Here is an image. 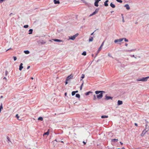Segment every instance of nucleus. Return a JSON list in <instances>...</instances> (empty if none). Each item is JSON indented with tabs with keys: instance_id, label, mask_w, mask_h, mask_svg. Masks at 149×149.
Returning a JSON list of instances; mask_svg holds the SVG:
<instances>
[{
	"instance_id": "obj_41",
	"label": "nucleus",
	"mask_w": 149,
	"mask_h": 149,
	"mask_svg": "<svg viewBox=\"0 0 149 149\" xmlns=\"http://www.w3.org/2000/svg\"><path fill=\"white\" fill-rule=\"evenodd\" d=\"M8 72L7 70H6V72H5V75L7 76L8 74Z\"/></svg>"
},
{
	"instance_id": "obj_62",
	"label": "nucleus",
	"mask_w": 149,
	"mask_h": 149,
	"mask_svg": "<svg viewBox=\"0 0 149 149\" xmlns=\"http://www.w3.org/2000/svg\"><path fill=\"white\" fill-rule=\"evenodd\" d=\"M137 81H140V79H138L137 80Z\"/></svg>"
},
{
	"instance_id": "obj_5",
	"label": "nucleus",
	"mask_w": 149,
	"mask_h": 149,
	"mask_svg": "<svg viewBox=\"0 0 149 149\" xmlns=\"http://www.w3.org/2000/svg\"><path fill=\"white\" fill-rule=\"evenodd\" d=\"M101 0H95V1L94 3L95 6L96 7H98V3Z\"/></svg>"
},
{
	"instance_id": "obj_46",
	"label": "nucleus",
	"mask_w": 149,
	"mask_h": 149,
	"mask_svg": "<svg viewBox=\"0 0 149 149\" xmlns=\"http://www.w3.org/2000/svg\"><path fill=\"white\" fill-rule=\"evenodd\" d=\"M11 49H12L11 48H9V49H7V50H6V52H7V51H8V50H9Z\"/></svg>"
},
{
	"instance_id": "obj_9",
	"label": "nucleus",
	"mask_w": 149,
	"mask_h": 149,
	"mask_svg": "<svg viewBox=\"0 0 149 149\" xmlns=\"http://www.w3.org/2000/svg\"><path fill=\"white\" fill-rule=\"evenodd\" d=\"M105 99L106 100H109V99L112 100L113 97L110 96H108L106 95L105 96Z\"/></svg>"
},
{
	"instance_id": "obj_44",
	"label": "nucleus",
	"mask_w": 149,
	"mask_h": 149,
	"mask_svg": "<svg viewBox=\"0 0 149 149\" xmlns=\"http://www.w3.org/2000/svg\"><path fill=\"white\" fill-rule=\"evenodd\" d=\"M78 35H79L78 33H76V34H75V35H74V37L76 38V37H77L78 36Z\"/></svg>"
},
{
	"instance_id": "obj_47",
	"label": "nucleus",
	"mask_w": 149,
	"mask_h": 149,
	"mask_svg": "<svg viewBox=\"0 0 149 149\" xmlns=\"http://www.w3.org/2000/svg\"><path fill=\"white\" fill-rule=\"evenodd\" d=\"M83 143H84V145L86 144V142H84V141H83Z\"/></svg>"
},
{
	"instance_id": "obj_10",
	"label": "nucleus",
	"mask_w": 149,
	"mask_h": 149,
	"mask_svg": "<svg viewBox=\"0 0 149 149\" xmlns=\"http://www.w3.org/2000/svg\"><path fill=\"white\" fill-rule=\"evenodd\" d=\"M53 40L55 42H63L62 40H59V39H53Z\"/></svg>"
},
{
	"instance_id": "obj_28",
	"label": "nucleus",
	"mask_w": 149,
	"mask_h": 149,
	"mask_svg": "<svg viewBox=\"0 0 149 149\" xmlns=\"http://www.w3.org/2000/svg\"><path fill=\"white\" fill-rule=\"evenodd\" d=\"M81 54L83 55L86 56V51H84Z\"/></svg>"
},
{
	"instance_id": "obj_1",
	"label": "nucleus",
	"mask_w": 149,
	"mask_h": 149,
	"mask_svg": "<svg viewBox=\"0 0 149 149\" xmlns=\"http://www.w3.org/2000/svg\"><path fill=\"white\" fill-rule=\"evenodd\" d=\"M97 95V99H101L103 97V93H105V92L103 91H96L95 92Z\"/></svg>"
},
{
	"instance_id": "obj_63",
	"label": "nucleus",
	"mask_w": 149,
	"mask_h": 149,
	"mask_svg": "<svg viewBox=\"0 0 149 149\" xmlns=\"http://www.w3.org/2000/svg\"><path fill=\"white\" fill-rule=\"evenodd\" d=\"M113 11H111V13H112L113 12Z\"/></svg>"
},
{
	"instance_id": "obj_4",
	"label": "nucleus",
	"mask_w": 149,
	"mask_h": 149,
	"mask_svg": "<svg viewBox=\"0 0 149 149\" xmlns=\"http://www.w3.org/2000/svg\"><path fill=\"white\" fill-rule=\"evenodd\" d=\"M99 10V9L97 8H96L95 10V11L92 14H90L89 15L90 17L91 16L94 15H95L98 12V11Z\"/></svg>"
},
{
	"instance_id": "obj_45",
	"label": "nucleus",
	"mask_w": 149,
	"mask_h": 149,
	"mask_svg": "<svg viewBox=\"0 0 149 149\" xmlns=\"http://www.w3.org/2000/svg\"><path fill=\"white\" fill-rule=\"evenodd\" d=\"M5 0H0V3H2Z\"/></svg>"
},
{
	"instance_id": "obj_18",
	"label": "nucleus",
	"mask_w": 149,
	"mask_h": 149,
	"mask_svg": "<svg viewBox=\"0 0 149 149\" xmlns=\"http://www.w3.org/2000/svg\"><path fill=\"white\" fill-rule=\"evenodd\" d=\"M33 31V30L32 29H30L29 30V34H31L32 33V32Z\"/></svg>"
},
{
	"instance_id": "obj_27",
	"label": "nucleus",
	"mask_w": 149,
	"mask_h": 149,
	"mask_svg": "<svg viewBox=\"0 0 149 149\" xmlns=\"http://www.w3.org/2000/svg\"><path fill=\"white\" fill-rule=\"evenodd\" d=\"M92 93V92L91 91H88V92H86V93L85 95H88L90 93Z\"/></svg>"
},
{
	"instance_id": "obj_16",
	"label": "nucleus",
	"mask_w": 149,
	"mask_h": 149,
	"mask_svg": "<svg viewBox=\"0 0 149 149\" xmlns=\"http://www.w3.org/2000/svg\"><path fill=\"white\" fill-rule=\"evenodd\" d=\"M110 6L113 8H114L115 7V5L113 4L112 3H111L110 4Z\"/></svg>"
},
{
	"instance_id": "obj_53",
	"label": "nucleus",
	"mask_w": 149,
	"mask_h": 149,
	"mask_svg": "<svg viewBox=\"0 0 149 149\" xmlns=\"http://www.w3.org/2000/svg\"><path fill=\"white\" fill-rule=\"evenodd\" d=\"M94 33V32L91 34V35H93Z\"/></svg>"
},
{
	"instance_id": "obj_42",
	"label": "nucleus",
	"mask_w": 149,
	"mask_h": 149,
	"mask_svg": "<svg viewBox=\"0 0 149 149\" xmlns=\"http://www.w3.org/2000/svg\"><path fill=\"white\" fill-rule=\"evenodd\" d=\"M108 56L110 57H112V58H113V57L111 55V54L110 53L108 54Z\"/></svg>"
},
{
	"instance_id": "obj_54",
	"label": "nucleus",
	"mask_w": 149,
	"mask_h": 149,
	"mask_svg": "<svg viewBox=\"0 0 149 149\" xmlns=\"http://www.w3.org/2000/svg\"><path fill=\"white\" fill-rule=\"evenodd\" d=\"M74 92H75V93H77L78 92V91H74Z\"/></svg>"
},
{
	"instance_id": "obj_35",
	"label": "nucleus",
	"mask_w": 149,
	"mask_h": 149,
	"mask_svg": "<svg viewBox=\"0 0 149 149\" xmlns=\"http://www.w3.org/2000/svg\"><path fill=\"white\" fill-rule=\"evenodd\" d=\"M75 94V92L74 91H73L72 92V96H73Z\"/></svg>"
},
{
	"instance_id": "obj_25",
	"label": "nucleus",
	"mask_w": 149,
	"mask_h": 149,
	"mask_svg": "<svg viewBox=\"0 0 149 149\" xmlns=\"http://www.w3.org/2000/svg\"><path fill=\"white\" fill-rule=\"evenodd\" d=\"M7 141L8 142V143H9V142H11V141H10V138L8 137L7 136Z\"/></svg>"
},
{
	"instance_id": "obj_29",
	"label": "nucleus",
	"mask_w": 149,
	"mask_h": 149,
	"mask_svg": "<svg viewBox=\"0 0 149 149\" xmlns=\"http://www.w3.org/2000/svg\"><path fill=\"white\" fill-rule=\"evenodd\" d=\"M3 106L2 104H1V105L0 106V113L1 112V109H3Z\"/></svg>"
},
{
	"instance_id": "obj_22",
	"label": "nucleus",
	"mask_w": 149,
	"mask_h": 149,
	"mask_svg": "<svg viewBox=\"0 0 149 149\" xmlns=\"http://www.w3.org/2000/svg\"><path fill=\"white\" fill-rule=\"evenodd\" d=\"M108 116H107L105 115H103L101 116V118H107Z\"/></svg>"
},
{
	"instance_id": "obj_6",
	"label": "nucleus",
	"mask_w": 149,
	"mask_h": 149,
	"mask_svg": "<svg viewBox=\"0 0 149 149\" xmlns=\"http://www.w3.org/2000/svg\"><path fill=\"white\" fill-rule=\"evenodd\" d=\"M61 141V140H60V139H55L54 141H52V143H53V145L54 146H55V145H56V144H55V141H56V142H60Z\"/></svg>"
},
{
	"instance_id": "obj_59",
	"label": "nucleus",
	"mask_w": 149,
	"mask_h": 149,
	"mask_svg": "<svg viewBox=\"0 0 149 149\" xmlns=\"http://www.w3.org/2000/svg\"><path fill=\"white\" fill-rule=\"evenodd\" d=\"M3 97V96H1V97H0V98H2Z\"/></svg>"
},
{
	"instance_id": "obj_24",
	"label": "nucleus",
	"mask_w": 149,
	"mask_h": 149,
	"mask_svg": "<svg viewBox=\"0 0 149 149\" xmlns=\"http://www.w3.org/2000/svg\"><path fill=\"white\" fill-rule=\"evenodd\" d=\"M49 134V132L48 131L45 132L43 134V136H44L45 135H48Z\"/></svg>"
},
{
	"instance_id": "obj_19",
	"label": "nucleus",
	"mask_w": 149,
	"mask_h": 149,
	"mask_svg": "<svg viewBox=\"0 0 149 149\" xmlns=\"http://www.w3.org/2000/svg\"><path fill=\"white\" fill-rule=\"evenodd\" d=\"M93 37L90 36L89 39V42H92L93 41Z\"/></svg>"
},
{
	"instance_id": "obj_61",
	"label": "nucleus",
	"mask_w": 149,
	"mask_h": 149,
	"mask_svg": "<svg viewBox=\"0 0 149 149\" xmlns=\"http://www.w3.org/2000/svg\"><path fill=\"white\" fill-rule=\"evenodd\" d=\"M31 79H33V78L32 77H31Z\"/></svg>"
},
{
	"instance_id": "obj_39",
	"label": "nucleus",
	"mask_w": 149,
	"mask_h": 149,
	"mask_svg": "<svg viewBox=\"0 0 149 149\" xmlns=\"http://www.w3.org/2000/svg\"><path fill=\"white\" fill-rule=\"evenodd\" d=\"M133 51V49H131L130 50H126V52H132Z\"/></svg>"
},
{
	"instance_id": "obj_36",
	"label": "nucleus",
	"mask_w": 149,
	"mask_h": 149,
	"mask_svg": "<svg viewBox=\"0 0 149 149\" xmlns=\"http://www.w3.org/2000/svg\"><path fill=\"white\" fill-rule=\"evenodd\" d=\"M29 27V25H25L24 26V27L25 28H26Z\"/></svg>"
},
{
	"instance_id": "obj_38",
	"label": "nucleus",
	"mask_w": 149,
	"mask_h": 149,
	"mask_svg": "<svg viewBox=\"0 0 149 149\" xmlns=\"http://www.w3.org/2000/svg\"><path fill=\"white\" fill-rule=\"evenodd\" d=\"M123 39H124L125 41L126 42H128V40L127 39H126V38H123Z\"/></svg>"
},
{
	"instance_id": "obj_33",
	"label": "nucleus",
	"mask_w": 149,
	"mask_h": 149,
	"mask_svg": "<svg viewBox=\"0 0 149 149\" xmlns=\"http://www.w3.org/2000/svg\"><path fill=\"white\" fill-rule=\"evenodd\" d=\"M83 84H84V83H83H83L81 85V86L80 87V90H81L82 89V86L83 85Z\"/></svg>"
},
{
	"instance_id": "obj_56",
	"label": "nucleus",
	"mask_w": 149,
	"mask_h": 149,
	"mask_svg": "<svg viewBox=\"0 0 149 149\" xmlns=\"http://www.w3.org/2000/svg\"><path fill=\"white\" fill-rule=\"evenodd\" d=\"M64 95H65V96H66V95H67V93H65L64 94Z\"/></svg>"
},
{
	"instance_id": "obj_50",
	"label": "nucleus",
	"mask_w": 149,
	"mask_h": 149,
	"mask_svg": "<svg viewBox=\"0 0 149 149\" xmlns=\"http://www.w3.org/2000/svg\"><path fill=\"white\" fill-rule=\"evenodd\" d=\"M13 14V13H10V15H9V16H11Z\"/></svg>"
},
{
	"instance_id": "obj_48",
	"label": "nucleus",
	"mask_w": 149,
	"mask_h": 149,
	"mask_svg": "<svg viewBox=\"0 0 149 149\" xmlns=\"http://www.w3.org/2000/svg\"><path fill=\"white\" fill-rule=\"evenodd\" d=\"M30 68V66H28L27 67V69H29Z\"/></svg>"
},
{
	"instance_id": "obj_15",
	"label": "nucleus",
	"mask_w": 149,
	"mask_h": 149,
	"mask_svg": "<svg viewBox=\"0 0 149 149\" xmlns=\"http://www.w3.org/2000/svg\"><path fill=\"white\" fill-rule=\"evenodd\" d=\"M54 2L55 4H59L60 3V2L59 0H54Z\"/></svg>"
},
{
	"instance_id": "obj_58",
	"label": "nucleus",
	"mask_w": 149,
	"mask_h": 149,
	"mask_svg": "<svg viewBox=\"0 0 149 149\" xmlns=\"http://www.w3.org/2000/svg\"><path fill=\"white\" fill-rule=\"evenodd\" d=\"M3 79H6V77H4L3 78Z\"/></svg>"
},
{
	"instance_id": "obj_26",
	"label": "nucleus",
	"mask_w": 149,
	"mask_h": 149,
	"mask_svg": "<svg viewBox=\"0 0 149 149\" xmlns=\"http://www.w3.org/2000/svg\"><path fill=\"white\" fill-rule=\"evenodd\" d=\"M80 95L79 94H77L76 95V97H77V98H80Z\"/></svg>"
},
{
	"instance_id": "obj_37",
	"label": "nucleus",
	"mask_w": 149,
	"mask_h": 149,
	"mask_svg": "<svg viewBox=\"0 0 149 149\" xmlns=\"http://www.w3.org/2000/svg\"><path fill=\"white\" fill-rule=\"evenodd\" d=\"M16 117L18 119V120H19V116H18V114H17L16 115Z\"/></svg>"
},
{
	"instance_id": "obj_64",
	"label": "nucleus",
	"mask_w": 149,
	"mask_h": 149,
	"mask_svg": "<svg viewBox=\"0 0 149 149\" xmlns=\"http://www.w3.org/2000/svg\"><path fill=\"white\" fill-rule=\"evenodd\" d=\"M122 149H125V148H122Z\"/></svg>"
},
{
	"instance_id": "obj_31",
	"label": "nucleus",
	"mask_w": 149,
	"mask_h": 149,
	"mask_svg": "<svg viewBox=\"0 0 149 149\" xmlns=\"http://www.w3.org/2000/svg\"><path fill=\"white\" fill-rule=\"evenodd\" d=\"M84 77H85L84 75V74H82L81 75V77L82 79H81V80H82V79L84 78Z\"/></svg>"
},
{
	"instance_id": "obj_40",
	"label": "nucleus",
	"mask_w": 149,
	"mask_h": 149,
	"mask_svg": "<svg viewBox=\"0 0 149 149\" xmlns=\"http://www.w3.org/2000/svg\"><path fill=\"white\" fill-rule=\"evenodd\" d=\"M13 57L14 61H15L17 59V57L16 56H13Z\"/></svg>"
},
{
	"instance_id": "obj_2",
	"label": "nucleus",
	"mask_w": 149,
	"mask_h": 149,
	"mask_svg": "<svg viewBox=\"0 0 149 149\" xmlns=\"http://www.w3.org/2000/svg\"><path fill=\"white\" fill-rule=\"evenodd\" d=\"M123 40V38H120L119 39H116L114 41V42L115 43H117L118 44H121L120 42H122Z\"/></svg>"
},
{
	"instance_id": "obj_52",
	"label": "nucleus",
	"mask_w": 149,
	"mask_h": 149,
	"mask_svg": "<svg viewBox=\"0 0 149 149\" xmlns=\"http://www.w3.org/2000/svg\"><path fill=\"white\" fill-rule=\"evenodd\" d=\"M120 144H121V145H123V143H122V142H120Z\"/></svg>"
},
{
	"instance_id": "obj_51",
	"label": "nucleus",
	"mask_w": 149,
	"mask_h": 149,
	"mask_svg": "<svg viewBox=\"0 0 149 149\" xmlns=\"http://www.w3.org/2000/svg\"><path fill=\"white\" fill-rule=\"evenodd\" d=\"M123 22H124V18H123V20H122Z\"/></svg>"
},
{
	"instance_id": "obj_57",
	"label": "nucleus",
	"mask_w": 149,
	"mask_h": 149,
	"mask_svg": "<svg viewBox=\"0 0 149 149\" xmlns=\"http://www.w3.org/2000/svg\"><path fill=\"white\" fill-rule=\"evenodd\" d=\"M125 45L126 46H127V43H125Z\"/></svg>"
},
{
	"instance_id": "obj_13",
	"label": "nucleus",
	"mask_w": 149,
	"mask_h": 149,
	"mask_svg": "<svg viewBox=\"0 0 149 149\" xmlns=\"http://www.w3.org/2000/svg\"><path fill=\"white\" fill-rule=\"evenodd\" d=\"M124 7H126L127 10H129L130 9V7L128 4H126L124 6Z\"/></svg>"
},
{
	"instance_id": "obj_32",
	"label": "nucleus",
	"mask_w": 149,
	"mask_h": 149,
	"mask_svg": "<svg viewBox=\"0 0 149 149\" xmlns=\"http://www.w3.org/2000/svg\"><path fill=\"white\" fill-rule=\"evenodd\" d=\"M93 99L94 100H95L97 99L95 95H93Z\"/></svg>"
},
{
	"instance_id": "obj_12",
	"label": "nucleus",
	"mask_w": 149,
	"mask_h": 149,
	"mask_svg": "<svg viewBox=\"0 0 149 149\" xmlns=\"http://www.w3.org/2000/svg\"><path fill=\"white\" fill-rule=\"evenodd\" d=\"M104 42H103L102 44L100 46V47H99V48L98 50V52H99L100 51L101 49V48H102V46H103V45H104Z\"/></svg>"
},
{
	"instance_id": "obj_7",
	"label": "nucleus",
	"mask_w": 149,
	"mask_h": 149,
	"mask_svg": "<svg viewBox=\"0 0 149 149\" xmlns=\"http://www.w3.org/2000/svg\"><path fill=\"white\" fill-rule=\"evenodd\" d=\"M148 130H146V129H145L143 130L141 134V136H143L145 134L146 132H147Z\"/></svg>"
},
{
	"instance_id": "obj_3",
	"label": "nucleus",
	"mask_w": 149,
	"mask_h": 149,
	"mask_svg": "<svg viewBox=\"0 0 149 149\" xmlns=\"http://www.w3.org/2000/svg\"><path fill=\"white\" fill-rule=\"evenodd\" d=\"M149 78V76L145 77H141L140 78V81H146Z\"/></svg>"
},
{
	"instance_id": "obj_11",
	"label": "nucleus",
	"mask_w": 149,
	"mask_h": 149,
	"mask_svg": "<svg viewBox=\"0 0 149 149\" xmlns=\"http://www.w3.org/2000/svg\"><path fill=\"white\" fill-rule=\"evenodd\" d=\"M109 1L108 0H107L105 1L104 2V6H105L107 7L108 6V4L107 3Z\"/></svg>"
},
{
	"instance_id": "obj_23",
	"label": "nucleus",
	"mask_w": 149,
	"mask_h": 149,
	"mask_svg": "<svg viewBox=\"0 0 149 149\" xmlns=\"http://www.w3.org/2000/svg\"><path fill=\"white\" fill-rule=\"evenodd\" d=\"M118 141V139H112L111 140V141L112 142H117Z\"/></svg>"
},
{
	"instance_id": "obj_60",
	"label": "nucleus",
	"mask_w": 149,
	"mask_h": 149,
	"mask_svg": "<svg viewBox=\"0 0 149 149\" xmlns=\"http://www.w3.org/2000/svg\"><path fill=\"white\" fill-rule=\"evenodd\" d=\"M60 142H61V143H63V141H62L61 140Z\"/></svg>"
},
{
	"instance_id": "obj_49",
	"label": "nucleus",
	"mask_w": 149,
	"mask_h": 149,
	"mask_svg": "<svg viewBox=\"0 0 149 149\" xmlns=\"http://www.w3.org/2000/svg\"><path fill=\"white\" fill-rule=\"evenodd\" d=\"M23 65V63H20L19 66H22Z\"/></svg>"
},
{
	"instance_id": "obj_43",
	"label": "nucleus",
	"mask_w": 149,
	"mask_h": 149,
	"mask_svg": "<svg viewBox=\"0 0 149 149\" xmlns=\"http://www.w3.org/2000/svg\"><path fill=\"white\" fill-rule=\"evenodd\" d=\"M68 81H69L68 80H67L66 79V80H65V83L66 85L68 83Z\"/></svg>"
},
{
	"instance_id": "obj_55",
	"label": "nucleus",
	"mask_w": 149,
	"mask_h": 149,
	"mask_svg": "<svg viewBox=\"0 0 149 149\" xmlns=\"http://www.w3.org/2000/svg\"><path fill=\"white\" fill-rule=\"evenodd\" d=\"M135 124V126H137V123H135V124Z\"/></svg>"
},
{
	"instance_id": "obj_21",
	"label": "nucleus",
	"mask_w": 149,
	"mask_h": 149,
	"mask_svg": "<svg viewBox=\"0 0 149 149\" xmlns=\"http://www.w3.org/2000/svg\"><path fill=\"white\" fill-rule=\"evenodd\" d=\"M38 120H39L42 121L43 120V118L42 117H40L38 118Z\"/></svg>"
},
{
	"instance_id": "obj_17",
	"label": "nucleus",
	"mask_w": 149,
	"mask_h": 149,
	"mask_svg": "<svg viewBox=\"0 0 149 149\" xmlns=\"http://www.w3.org/2000/svg\"><path fill=\"white\" fill-rule=\"evenodd\" d=\"M70 37V39L72 40H74L75 39V38L74 37V35L72 36H71Z\"/></svg>"
},
{
	"instance_id": "obj_14",
	"label": "nucleus",
	"mask_w": 149,
	"mask_h": 149,
	"mask_svg": "<svg viewBox=\"0 0 149 149\" xmlns=\"http://www.w3.org/2000/svg\"><path fill=\"white\" fill-rule=\"evenodd\" d=\"M123 104V102L121 100H118V105H120Z\"/></svg>"
},
{
	"instance_id": "obj_20",
	"label": "nucleus",
	"mask_w": 149,
	"mask_h": 149,
	"mask_svg": "<svg viewBox=\"0 0 149 149\" xmlns=\"http://www.w3.org/2000/svg\"><path fill=\"white\" fill-rule=\"evenodd\" d=\"M24 52L26 54H28L29 53V51L28 50H25L24 51Z\"/></svg>"
},
{
	"instance_id": "obj_30",
	"label": "nucleus",
	"mask_w": 149,
	"mask_h": 149,
	"mask_svg": "<svg viewBox=\"0 0 149 149\" xmlns=\"http://www.w3.org/2000/svg\"><path fill=\"white\" fill-rule=\"evenodd\" d=\"M23 68V66H19V70H22V69Z\"/></svg>"
},
{
	"instance_id": "obj_8",
	"label": "nucleus",
	"mask_w": 149,
	"mask_h": 149,
	"mask_svg": "<svg viewBox=\"0 0 149 149\" xmlns=\"http://www.w3.org/2000/svg\"><path fill=\"white\" fill-rule=\"evenodd\" d=\"M73 77V75L71 74L70 75L68 76L66 78V79L69 80L70 79H72Z\"/></svg>"
},
{
	"instance_id": "obj_34",
	"label": "nucleus",
	"mask_w": 149,
	"mask_h": 149,
	"mask_svg": "<svg viewBox=\"0 0 149 149\" xmlns=\"http://www.w3.org/2000/svg\"><path fill=\"white\" fill-rule=\"evenodd\" d=\"M118 2H119L120 3H122L123 1L122 0H116Z\"/></svg>"
}]
</instances>
